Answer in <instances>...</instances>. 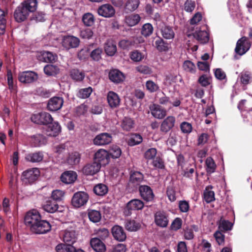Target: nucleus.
Returning a JSON list of instances; mask_svg holds the SVG:
<instances>
[{
	"instance_id": "f257e3e1",
	"label": "nucleus",
	"mask_w": 252,
	"mask_h": 252,
	"mask_svg": "<svg viewBox=\"0 0 252 252\" xmlns=\"http://www.w3.org/2000/svg\"><path fill=\"white\" fill-rule=\"evenodd\" d=\"M36 0H26L23 2L15 9L14 16L16 21L21 22L25 21L30 12H34L37 7Z\"/></svg>"
},
{
	"instance_id": "f03ea898",
	"label": "nucleus",
	"mask_w": 252,
	"mask_h": 252,
	"mask_svg": "<svg viewBox=\"0 0 252 252\" xmlns=\"http://www.w3.org/2000/svg\"><path fill=\"white\" fill-rule=\"evenodd\" d=\"M188 37L192 36L198 41L201 43H205L209 40V34L207 32V27L205 25L197 26L194 31H187Z\"/></svg>"
},
{
	"instance_id": "7ed1b4c3",
	"label": "nucleus",
	"mask_w": 252,
	"mask_h": 252,
	"mask_svg": "<svg viewBox=\"0 0 252 252\" xmlns=\"http://www.w3.org/2000/svg\"><path fill=\"white\" fill-rule=\"evenodd\" d=\"M40 175L37 168H32L24 171L21 176V180L25 184H31L36 181Z\"/></svg>"
},
{
	"instance_id": "20e7f679",
	"label": "nucleus",
	"mask_w": 252,
	"mask_h": 252,
	"mask_svg": "<svg viewBox=\"0 0 252 252\" xmlns=\"http://www.w3.org/2000/svg\"><path fill=\"white\" fill-rule=\"evenodd\" d=\"M89 198V195L86 192L78 191L74 194L71 199V204L74 208L81 207L87 204Z\"/></svg>"
},
{
	"instance_id": "39448f33",
	"label": "nucleus",
	"mask_w": 252,
	"mask_h": 252,
	"mask_svg": "<svg viewBox=\"0 0 252 252\" xmlns=\"http://www.w3.org/2000/svg\"><path fill=\"white\" fill-rule=\"evenodd\" d=\"M144 207V203L142 201L138 199H132L127 204L124 211L125 216H129L131 215L132 211L141 210Z\"/></svg>"
},
{
	"instance_id": "423d86ee",
	"label": "nucleus",
	"mask_w": 252,
	"mask_h": 252,
	"mask_svg": "<svg viewBox=\"0 0 252 252\" xmlns=\"http://www.w3.org/2000/svg\"><path fill=\"white\" fill-rule=\"evenodd\" d=\"M80 44L79 39L73 35L64 36L62 38V45L66 50L78 47Z\"/></svg>"
},
{
	"instance_id": "0eeeda50",
	"label": "nucleus",
	"mask_w": 252,
	"mask_h": 252,
	"mask_svg": "<svg viewBox=\"0 0 252 252\" xmlns=\"http://www.w3.org/2000/svg\"><path fill=\"white\" fill-rule=\"evenodd\" d=\"M31 120L37 124L47 125L52 122L53 118L50 114L47 112H41L32 115Z\"/></svg>"
},
{
	"instance_id": "6e6552de",
	"label": "nucleus",
	"mask_w": 252,
	"mask_h": 252,
	"mask_svg": "<svg viewBox=\"0 0 252 252\" xmlns=\"http://www.w3.org/2000/svg\"><path fill=\"white\" fill-rule=\"evenodd\" d=\"M251 43L246 37H242L237 42L235 51L236 54L242 56L245 54L250 48Z\"/></svg>"
},
{
	"instance_id": "1a4fd4ad",
	"label": "nucleus",
	"mask_w": 252,
	"mask_h": 252,
	"mask_svg": "<svg viewBox=\"0 0 252 252\" xmlns=\"http://www.w3.org/2000/svg\"><path fill=\"white\" fill-rule=\"evenodd\" d=\"M50 224L46 220L41 219L33 226L31 227V230L36 234H44L51 229Z\"/></svg>"
},
{
	"instance_id": "9d476101",
	"label": "nucleus",
	"mask_w": 252,
	"mask_h": 252,
	"mask_svg": "<svg viewBox=\"0 0 252 252\" xmlns=\"http://www.w3.org/2000/svg\"><path fill=\"white\" fill-rule=\"evenodd\" d=\"M41 219V217L38 212L36 210H32L28 212L25 217V222L26 225L31 227L35 225Z\"/></svg>"
},
{
	"instance_id": "9b49d317",
	"label": "nucleus",
	"mask_w": 252,
	"mask_h": 252,
	"mask_svg": "<svg viewBox=\"0 0 252 252\" xmlns=\"http://www.w3.org/2000/svg\"><path fill=\"white\" fill-rule=\"evenodd\" d=\"M97 13L99 16L105 18H111L114 16L115 10L110 4L106 3L100 6L97 9Z\"/></svg>"
},
{
	"instance_id": "f8f14e48",
	"label": "nucleus",
	"mask_w": 252,
	"mask_h": 252,
	"mask_svg": "<svg viewBox=\"0 0 252 252\" xmlns=\"http://www.w3.org/2000/svg\"><path fill=\"white\" fill-rule=\"evenodd\" d=\"M61 131V127L57 122L50 123L44 127V132L47 136L56 137Z\"/></svg>"
},
{
	"instance_id": "ddd939ff",
	"label": "nucleus",
	"mask_w": 252,
	"mask_h": 252,
	"mask_svg": "<svg viewBox=\"0 0 252 252\" xmlns=\"http://www.w3.org/2000/svg\"><path fill=\"white\" fill-rule=\"evenodd\" d=\"M18 79L22 83H30L37 80V75L33 71H23L19 73Z\"/></svg>"
},
{
	"instance_id": "4468645a",
	"label": "nucleus",
	"mask_w": 252,
	"mask_h": 252,
	"mask_svg": "<svg viewBox=\"0 0 252 252\" xmlns=\"http://www.w3.org/2000/svg\"><path fill=\"white\" fill-rule=\"evenodd\" d=\"M112 140L111 134L107 133H102L96 135L94 139V144L97 146H103L109 144Z\"/></svg>"
},
{
	"instance_id": "2eb2a0df",
	"label": "nucleus",
	"mask_w": 252,
	"mask_h": 252,
	"mask_svg": "<svg viewBox=\"0 0 252 252\" xmlns=\"http://www.w3.org/2000/svg\"><path fill=\"white\" fill-rule=\"evenodd\" d=\"M60 236L63 242L70 243L71 245L75 243L76 240V232L71 229L62 231L60 233Z\"/></svg>"
},
{
	"instance_id": "dca6fc26",
	"label": "nucleus",
	"mask_w": 252,
	"mask_h": 252,
	"mask_svg": "<svg viewBox=\"0 0 252 252\" xmlns=\"http://www.w3.org/2000/svg\"><path fill=\"white\" fill-rule=\"evenodd\" d=\"M109 155L108 152L104 149H99L94 155L95 162L101 165H105L109 162Z\"/></svg>"
},
{
	"instance_id": "f3484780",
	"label": "nucleus",
	"mask_w": 252,
	"mask_h": 252,
	"mask_svg": "<svg viewBox=\"0 0 252 252\" xmlns=\"http://www.w3.org/2000/svg\"><path fill=\"white\" fill-rule=\"evenodd\" d=\"M139 191L141 197L146 201L153 200L154 194L151 188L146 185L140 186L139 188Z\"/></svg>"
},
{
	"instance_id": "a211bd4d",
	"label": "nucleus",
	"mask_w": 252,
	"mask_h": 252,
	"mask_svg": "<svg viewBox=\"0 0 252 252\" xmlns=\"http://www.w3.org/2000/svg\"><path fill=\"white\" fill-rule=\"evenodd\" d=\"M100 167V164L94 161L86 164L83 168L82 172L86 175H93L99 171Z\"/></svg>"
},
{
	"instance_id": "6ab92c4d",
	"label": "nucleus",
	"mask_w": 252,
	"mask_h": 252,
	"mask_svg": "<svg viewBox=\"0 0 252 252\" xmlns=\"http://www.w3.org/2000/svg\"><path fill=\"white\" fill-rule=\"evenodd\" d=\"M63 103V99L60 97H54L48 101L47 108L51 111H55L61 108Z\"/></svg>"
},
{
	"instance_id": "aec40b11",
	"label": "nucleus",
	"mask_w": 252,
	"mask_h": 252,
	"mask_svg": "<svg viewBox=\"0 0 252 252\" xmlns=\"http://www.w3.org/2000/svg\"><path fill=\"white\" fill-rule=\"evenodd\" d=\"M77 177V174L73 171H67L63 172L61 177V181L66 184H69L74 182Z\"/></svg>"
},
{
	"instance_id": "412c9836",
	"label": "nucleus",
	"mask_w": 252,
	"mask_h": 252,
	"mask_svg": "<svg viewBox=\"0 0 252 252\" xmlns=\"http://www.w3.org/2000/svg\"><path fill=\"white\" fill-rule=\"evenodd\" d=\"M175 118L173 116H168L163 120L160 126V130L163 132L169 131L174 126Z\"/></svg>"
},
{
	"instance_id": "4be33fe9",
	"label": "nucleus",
	"mask_w": 252,
	"mask_h": 252,
	"mask_svg": "<svg viewBox=\"0 0 252 252\" xmlns=\"http://www.w3.org/2000/svg\"><path fill=\"white\" fill-rule=\"evenodd\" d=\"M111 231L113 236L116 240L123 241L126 239V234L122 227L115 225L112 227Z\"/></svg>"
},
{
	"instance_id": "5701e85b",
	"label": "nucleus",
	"mask_w": 252,
	"mask_h": 252,
	"mask_svg": "<svg viewBox=\"0 0 252 252\" xmlns=\"http://www.w3.org/2000/svg\"><path fill=\"white\" fill-rule=\"evenodd\" d=\"M150 110L153 117L157 119H162L166 115V111L158 105L153 104Z\"/></svg>"
},
{
	"instance_id": "b1692460",
	"label": "nucleus",
	"mask_w": 252,
	"mask_h": 252,
	"mask_svg": "<svg viewBox=\"0 0 252 252\" xmlns=\"http://www.w3.org/2000/svg\"><path fill=\"white\" fill-rule=\"evenodd\" d=\"M155 222L158 226L164 227L167 225L168 220L165 213L163 212H158L155 216Z\"/></svg>"
},
{
	"instance_id": "393cba45",
	"label": "nucleus",
	"mask_w": 252,
	"mask_h": 252,
	"mask_svg": "<svg viewBox=\"0 0 252 252\" xmlns=\"http://www.w3.org/2000/svg\"><path fill=\"white\" fill-rule=\"evenodd\" d=\"M90 244L93 250L96 252H104L106 250L105 244L98 238H93Z\"/></svg>"
},
{
	"instance_id": "a878e982",
	"label": "nucleus",
	"mask_w": 252,
	"mask_h": 252,
	"mask_svg": "<svg viewBox=\"0 0 252 252\" xmlns=\"http://www.w3.org/2000/svg\"><path fill=\"white\" fill-rule=\"evenodd\" d=\"M109 77L112 82L116 83L123 81L125 78L124 74L118 69L111 70L109 74Z\"/></svg>"
},
{
	"instance_id": "bb28decb",
	"label": "nucleus",
	"mask_w": 252,
	"mask_h": 252,
	"mask_svg": "<svg viewBox=\"0 0 252 252\" xmlns=\"http://www.w3.org/2000/svg\"><path fill=\"white\" fill-rule=\"evenodd\" d=\"M107 101L111 107L115 108L119 105L120 98L116 93L110 91L107 94Z\"/></svg>"
},
{
	"instance_id": "cd10ccee",
	"label": "nucleus",
	"mask_w": 252,
	"mask_h": 252,
	"mask_svg": "<svg viewBox=\"0 0 252 252\" xmlns=\"http://www.w3.org/2000/svg\"><path fill=\"white\" fill-rule=\"evenodd\" d=\"M38 59L44 62H53L57 60V56L50 52L43 51L38 56Z\"/></svg>"
},
{
	"instance_id": "c85d7f7f",
	"label": "nucleus",
	"mask_w": 252,
	"mask_h": 252,
	"mask_svg": "<svg viewBox=\"0 0 252 252\" xmlns=\"http://www.w3.org/2000/svg\"><path fill=\"white\" fill-rule=\"evenodd\" d=\"M104 50L107 55L113 56L117 51L116 43L112 39L107 40L104 45Z\"/></svg>"
},
{
	"instance_id": "c756f323",
	"label": "nucleus",
	"mask_w": 252,
	"mask_h": 252,
	"mask_svg": "<svg viewBox=\"0 0 252 252\" xmlns=\"http://www.w3.org/2000/svg\"><path fill=\"white\" fill-rule=\"evenodd\" d=\"M43 157L42 152H38L27 154L25 159L32 162H38L42 160Z\"/></svg>"
},
{
	"instance_id": "7c9ffc66",
	"label": "nucleus",
	"mask_w": 252,
	"mask_h": 252,
	"mask_svg": "<svg viewBox=\"0 0 252 252\" xmlns=\"http://www.w3.org/2000/svg\"><path fill=\"white\" fill-rule=\"evenodd\" d=\"M141 17L138 14L133 13L126 15L125 22L128 26L132 27L137 25L140 21Z\"/></svg>"
},
{
	"instance_id": "2f4dec72",
	"label": "nucleus",
	"mask_w": 252,
	"mask_h": 252,
	"mask_svg": "<svg viewBox=\"0 0 252 252\" xmlns=\"http://www.w3.org/2000/svg\"><path fill=\"white\" fill-rule=\"evenodd\" d=\"M143 180V175L140 172H133L130 177V183L133 186L139 185Z\"/></svg>"
},
{
	"instance_id": "473e14b6",
	"label": "nucleus",
	"mask_w": 252,
	"mask_h": 252,
	"mask_svg": "<svg viewBox=\"0 0 252 252\" xmlns=\"http://www.w3.org/2000/svg\"><path fill=\"white\" fill-rule=\"evenodd\" d=\"M160 32L162 36L166 39H171L174 37L175 33L171 27L164 25L160 29Z\"/></svg>"
},
{
	"instance_id": "72a5a7b5",
	"label": "nucleus",
	"mask_w": 252,
	"mask_h": 252,
	"mask_svg": "<svg viewBox=\"0 0 252 252\" xmlns=\"http://www.w3.org/2000/svg\"><path fill=\"white\" fill-rule=\"evenodd\" d=\"M202 19L201 14L198 12L190 19V25L188 28V31H193L195 30L197 26H200L198 24Z\"/></svg>"
},
{
	"instance_id": "f704fd0d",
	"label": "nucleus",
	"mask_w": 252,
	"mask_h": 252,
	"mask_svg": "<svg viewBox=\"0 0 252 252\" xmlns=\"http://www.w3.org/2000/svg\"><path fill=\"white\" fill-rule=\"evenodd\" d=\"M32 142L35 147H39L45 145L47 143L46 138L41 134H36L32 137Z\"/></svg>"
},
{
	"instance_id": "c9c22d12",
	"label": "nucleus",
	"mask_w": 252,
	"mask_h": 252,
	"mask_svg": "<svg viewBox=\"0 0 252 252\" xmlns=\"http://www.w3.org/2000/svg\"><path fill=\"white\" fill-rule=\"evenodd\" d=\"M126 228L129 231H136L140 227V224L133 220H126L125 222Z\"/></svg>"
},
{
	"instance_id": "e433bc0d",
	"label": "nucleus",
	"mask_w": 252,
	"mask_h": 252,
	"mask_svg": "<svg viewBox=\"0 0 252 252\" xmlns=\"http://www.w3.org/2000/svg\"><path fill=\"white\" fill-rule=\"evenodd\" d=\"M80 160V155L77 152H72L69 154L66 162L70 165H76L79 163Z\"/></svg>"
},
{
	"instance_id": "4c0bfd02",
	"label": "nucleus",
	"mask_w": 252,
	"mask_h": 252,
	"mask_svg": "<svg viewBox=\"0 0 252 252\" xmlns=\"http://www.w3.org/2000/svg\"><path fill=\"white\" fill-rule=\"evenodd\" d=\"M56 252H74L75 247L71 244L60 243L55 248Z\"/></svg>"
},
{
	"instance_id": "58836bf2",
	"label": "nucleus",
	"mask_w": 252,
	"mask_h": 252,
	"mask_svg": "<svg viewBox=\"0 0 252 252\" xmlns=\"http://www.w3.org/2000/svg\"><path fill=\"white\" fill-rule=\"evenodd\" d=\"M43 209L48 213H53L58 210V205L56 202L48 200L43 205Z\"/></svg>"
},
{
	"instance_id": "ea45409f",
	"label": "nucleus",
	"mask_w": 252,
	"mask_h": 252,
	"mask_svg": "<svg viewBox=\"0 0 252 252\" xmlns=\"http://www.w3.org/2000/svg\"><path fill=\"white\" fill-rule=\"evenodd\" d=\"M88 217L90 220L94 223L99 222L101 218L100 212L95 210H89Z\"/></svg>"
},
{
	"instance_id": "a19ab883",
	"label": "nucleus",
	"mask_w": 252,
	"mask_h": 252,
	"mask_svg": "<svg viewBox=\"0 0 252 252\" xmlns=\"http://www.w3.org/2000/svg\"><path fill=\"white\" fill-rule=\"evenodd\" d=\"M205 166L207 173L212 174L215 171L216 165L212 158H207L205 161Z\"/></svg>"
},
{
	"instance_id": "79ce46f5",
	"label": "nucleus",
	"mask_w": 252,
	"mask_h": 252,
	"mask_svg": "<svg viewBox=\"0 0 252 252\" xmlns=\"http://www.w3.org/2000/svg\"><path fill=\"white\" fill-rule=\"evenodd\" d=\"M94 191L97 195L103 196L108 192V188L104 184H99L94 186Z\"/></svg>"
},
{
	"instance_id": "37998d69",
	"label": "nucleus",
	"mask_w": 252,
	"mask_h": 252,
	"mask_svg": "<svg viewBox=\"0 0 252 252\" xmlns=\"http://www.w3.org/2000/svg\"><path fill=\"white\" fill-rule=\"evenodd\" d=\"M145 86L146 90L151 93L156 92L159 89L158 85L151 80H147Z\"/></svg>"
},
{
	"instance_id": "c03bdc74",
	"label": "nucleus",
	"mask_w": 252,
	"mask_h": 252,
	"mask_svg": "<svg viewBox=\"0 0 252 252\" xmlns=\"http://www.w3.org/2000/svg\"><path fill=\"white\" fill-rule=\"evenodd\" d=\"M154 31V28L152 24L146 23L143 25L141 30V33L145 37H148L151 35Z\"/></svg>"
},
{
	"instance_id": "a18cd8bd",
	"label": "nucleus",
	"mask_w": 252,
	"mask_h": 252,
	"mask_svg": "<svg viewBox=\"0 0 252 252\" xmlns=\"http://www.w3.org/2000/svg\"><path fill=\"white\" fill-rule=\"evenodd\" d=\"M70 76L73 80L76 81H81L84 79L85 74L77 69H73L70 71Z\"/></svg>"
},
{
	"instance_id": "49530a36",
	"label": "nucleus",
	"mask_w": 252,
	"mask_h": 252,
	"mask_svg": "<svg viewBox=\"0 0 252 252\" xmlns=\"http://www.w3.org/2000/svg\"><path fill=\"white\" fill-rule=\"evenodd\" d=\"M252 80V73L248 71L243 72L241 74L240 81L244 85L250 84Z\"/></svg>"
},
{
	"instance_id": "de8ad7c7",
	"label": "nucleus",
	"mask_w": 252,
	"mask_h": 252,
	"mask_svg": "<svg viewBox=\"0 0 252 252\" xmlns=\"http://www.w3.org/2000/svg\"><path fill=\"white\" fill-rule=\"evenodd\" d=\"M92 92L93 89L90 87L81 89L78 91L77 96L80 98L85 99L90 96Z\"/></svg>"
},
{
	"instance_id": "09e8293b",
	"label": "nucleus",
	"mask_w": 252,
	"mask_h": 252,
	"mask_svg": "<svg viewBox=\"0 0 252 252\" xmlns=\"http://www.w3.org/2000/svg\"><path fill=\"white\" fill-rule=\"evenodd\" d=\"M108 153L109 156H111L112 158H117L121 156L122 151L118 146L113 145L111 147Z\"/></svg>"
},
{
	"instance_id": "8fccbe9b",
	"label": "nucleus",
	"mask_w": 252,
	"mask_h": 252,
	"mask_svg": "<svg viewBox=\"0 0 252 252\" xmlns=\"http://www.w3.org/2000/svg\"><path fill=\"white\" fill-rule=\"evenodd\" d=\"M130 59L135 62H139L144 58V55L138 50H134L130 53Z\"/></svg>"
},
{
	"instance_id": "3c124183",
	"label": "nucleus",
	"mask_w": 252,
	"mask_h": 252,
	"mask_svg": "<svg viewBox=\"0 0 252 252\" xmlns=\"http://www.w3.org/2000/svg\"><path fill=\"white\" fill-rule=\"evenodd\" d=\"M59 70L57 66L52 64L47 65L44 68L45 73L48 75H55L59 72Z\"/></svg>"
},
{
	"instance_id": "603ef678",
	"label": "nucleus",
	"mask_w": 252,
	"mask_h": 252,
	"mask_svg": "<svg viewBox=\"0 0 252 252\" xmlns=\"http://www.w3.org/2000/svg\"><path fill=\"white\" fill-rule=\"evenodd\" d=\"M84 24L88 27L92 26L94 22V19L93 15L91 13L85 14L82 18Z\"/></svg>"
},
{
	"instance_id": "864d4df0",
	"label": "nucleus",
	"mask_w": 252,
	"mask_h": 252,
	"mask_svg": "<svg viewBox=\"0 0 252 252\" xmlns=\"http://www.w3.org/2000/svg\"><path fill=\"white\" fill-rule=\"evenodd\" d=\"M142 141V136L138 134H133L131 135L128 140V144L130 146H133L140 144Z\"/></svg>"
},
{
	"instance_id": "5fc2aeb1",
	"label": "nucleus",
	"mask_w": 252,
	"mask_h": 252,
	"mask_svg": "<svg viewBox=\"0 0 252 252\" xmlns=\"http://www.w3.org/2000/svg\"><path fill=\"white\" fill-rule=\"evenodd\" d=\"M204 198L207 203H210L215 200L214 192L209 189V186L206 188L204 192Z\"/></svg>"
},
{
	"instance_id": "6e6d98bb",
	"label": "nucleus",
	"mask_w": 252,
	"mask_h": 252,
	"mask_svg": "<svg viewBox=\"0 0 252 252\" xmlns=\"http://www.w3.org/2000/svg\"><path fill=\"white\" fill-rule=\"evenodd\" d=\"M157 154V150L156 148H151L146 150L144 153V158L149 160H154Z\"/></svg>"
},
{
	"instance_id": "4d7b16f0",
	"label": "nucleus",
	"mask_w": 252,
	"mask_h": 252,
	"mask_svg": "<svg viewBox=\"0 0 252 252\" xmlns=\"http://www.w3.org/2000/svg\"><path fill=\"white\" fill-rule=\"evenodd\" d=\"M139 0H128L126 4V8L132 11L136 9L139 5Z\"/></svg>"
},
{
	"instance_id": "13d9d810",
	"label": "nucleus",
	"mask_w": 252,
	"mask_h": 252,
	"mask_svg": "<svg viewBox=\"0 0 252 252\" xmlns=\"http://www.w3.org/2000/svg\"><path fill=\"white\" fill-rule=\"evenodd\" d=\"M133 121L131 119L125 118L122 123V127L123 129L128 131L133 127Z\"/></svg>"
},
{
	"instance_id": "bf43d9fd",
	"label": "nucleus",
	"mask_w": 252,
	"mask_h": 252,
	"mask_svg": "<svg viewBox=\"0 0 252 252\" xmlns=\"http://www.w3.org/2000/svg\"><path fill=\"white\" fill-rule=\"evenodd\" d=\"M232 224L228 220H223L222 218L219 222V229L220 230H228L232 228Z\"/></svg>"
},
{
	"instance_id": "052dcab7",
	"label": "nucleus",
	"mask_w": 252,
	"mask_h": 252,
	"mask_svg": "<svg viewBox=\"0 0 252 252\" xmlns=\"http://www.w3.org/2000/svg\"><path fill=\"white\" fill-rule=\"evenodd\" d=\"M10 210L9 200L7 198H4L2 204L0 203V211H2L5 214H7Z\"/></svg>"
},
{
	"instance_id": "680f3d73",
	"label": "nucleus",
	"mask_w": 252,
	"mask_h": 252,
	"mask_svg": "<svg viewBox=\"0 0 252 252\" xmlns=\"http://www.w3.org/2000/svg\"><path fill=\"white\" fill-rule=\"evenodd\" d=\"M6 76L8 88L11 91H14L15 90V87L14 85L12 73L10 70H7Z\"/></svg>"
},
{
	"instance_id": "e2e57ef3",
	"label": "nucleus",
	"mask_w": 252,
	"mask_h": 252,
	"mask_svg": "<svg viewBox=\"0 0 252 252\" xmlns=\"http://www.w3.org/2000/svg\"><path fill=\"white\" fill-rule=\"evenodd\" d=\"M183 68L186 71L194 73L195 70V65L189 61H186L184 63Z\"/></svg>"
},
{
	"instance_id": "0e129e2a",
	"label": "nucleus",
	"mask_w": 252,
	"mask_h": 252,
	"mask_svg": "<svg viewBox=\"0 0 252 252\" xmlns=\"http://www.w3.org/2000/svg\"><path fill=\"white\" fill-rule=\"evenodd\" d=\"M195 7V3L191 0H187L184 4V9L188 12H191Z\"/></svg>"
},
{
	"instance_id": "69168bd1",
	"label": "nucleus",
	"mask_w": 252,
	"mask_h": 252,
	"mask_svg": "<svg viewBox=\"0 0 252 252\" xmlns=\"http://www.w3.org/2000/svg\"><path fill=\"white\" fill-rule=\"evenodd\" d=\"M64 192L60 189H56L52 191V197L55 200H61L64 196Z\"/></svg>"
},
{
	"instance_id": "338daca9",
	"label": "nucleus",
	"mask_w": 252,
	"mask_h": 252,
	"mask_svg": "<svg viewBox=\"0 0 252 252\" xmlns=\"http://www.w3.org/2000/svg\"><path fill=\"white\" fill-rule=\"evenodd\" d=\"M93 32L90 29L82 30L80 32V36L84 39H90L93 35Z\"/></svg>"
},
{
	"instance_id": "774afa93",
	"label": "nucleus",
	"mask_w": 252,
	"mask_h": 252,
	"mask_svg": "<svg viewBox=\"0 0 252 252\" xmlns=\"http://www.w3.org/2000/svg\"><path fill=\"white\" fill-rule=\"evenodd\" d=\"M102 50L100 48L94 50L91 53V57L94 61H98L101 58Z\"/></svg>"
}]
</instances>
